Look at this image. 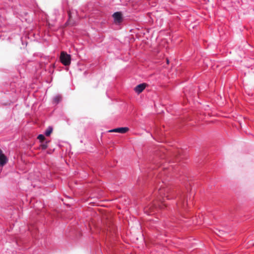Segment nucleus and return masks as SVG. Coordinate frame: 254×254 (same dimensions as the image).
Here are the masks:
<instances>
[{"label":"nucleus","instance_id":"obj_14","mask_svg":"<svg viewBox=\"0 0 254 254\" xmlns=\"http://www.w3.org/2000/svg\"><path fill=\"white\" fill-rule=\"evenodd\" d=\"M184 206H185V204L184 203L183 204V207H184Z\"/></svg>","mask_w":254,"mask_h":254},{"label":"nucleus","instance_id":"obj_15","mask_svg":"<svg viewBox=\"0 0 254 254\" xmlns=\"http://www.w3.org/2000/svg\"><path fill=\"white\" fill-rule=\"evenodd\" d=\"M253 246H254V244H253Z\"/></svg>","mask_w":254,"mask_h":254},{"label":"nucleus","instance_id":"obj_13","mask_svg":"<svg viewBox=\"0 0 254 254\" xmlns=\"http://www.w3.org/2000/svg\"><path fill=\"white\" fill-rule=\"evenodd\" d=\"M167 63L168 64L169 63V60L167 59Z\"/></svg>","mask_w":254,"mask_h":254},{"label":"nucleus","instance_id":"obj_5","mask_svg":"<svg viewBox=\"0 0 254 254\" xmlns=\"http://www.w3.org/2000/svg\"><path fill=\"white\" fill-rule=\"evenodd\" d=\"M113 17L115 23H121L122 21V14L120 12H116L114 13Z\"/></svg>","mask_w":254,"mask_h":254},{"label":"nucleus","instance_id":"obj_12","mask_svg":"<svg viewBox=\"0 0 254 254\" xmlns=\"http://www.w3.org/2000/svg\"><path fill=\"white\" fill-rule=\"evenodd\" d=\"M220 232V235H222L223 234V232Z\"/></svg>","mask_w":254,"mask_h":254},{"label":"nucleus","instance_id":"obj_9","mask_svg":"<svg viewBox=\"0 0 254 254\" xmlns=\"http://www.w3.org/2000/svg\"><path fill=\"white\" fill-rule=\"evenodd\" d=\"M37 138L38 139H39L41 142H42V141H43L45 140V137L44 135H43V134H39Z\"/></svg>","mask_w":254,"mask_h":254},{"label":"nucleus","instance_id":"obj_2","mask_svg":"<svg viewBox=\"0 0 254 254\" xmlns=\"http://www.w3.org/2000/svg\"><path fill=\"white\" fill-rule=\"evenodd\" d=\"M158 191L160 196L162 198L166 197L168 199H171L168 194L170 192V190L169 188L161 187Z\"/></svg>","mask_w":254,"mask_h":254},{"label":"nucleus","instance_id":"obj_11","mask_svg":"<svg viewBox=\"0 0 254 254\" xmlns=\"http://www.w3.org/2000/svg\"><path fill=\"white\" fill-rule=\"evenodd\" d=\"M68 17H69V20L66 23V25H71L72 24L70 23V19H71V13L70 11H69L68 12Z\"/></svg>","mask_w":254,"mask_h":254},{"label":"nucleus","instance_id":"obj_7","mask_svg":"<svg viewBox=\"0 0 254 254\" xmlns=\"http://www.w3.org/2000/svg\"><path fill=\"white\" fill-rule=\"evenodd\" d=\"M53 130V127L51 126H49L45 131V135L47 136H50Z\"/></svg>","mask_w":254,"mask_h":254},{"label":"nucleus","instance_id":"obj_8","mask_svg":"<svg viewBox=\"0 0 254 254\" xmlns=\"http://www.w3.org/2000/svg\"><path fill=\"white\" fill-rule=\"evenodd\" d=\"M62 97L61 95H57L54 98V100L55 103H58L62 100Z\"/></svg>","mask_w":254,"mask_h":254},{"label":"nucleus","instance_id":"obj_6","mask_svg":"<svg viewBox=\"0 0 254 254\" xmlns=\"http://www.w3.org/2000/svg\"><path fill=\"white\" fill-rule=\"evenodd\" d=\"M146 86V83L140 84L135 87L134 90L136 93H140L145 88Z\"/></svg>","mask_w":254,"mask_h":254},{"label":"nucleus","instance_id":"obj_3","mask_svg":"<svg viewBox=\"0 0 254 254\" xmlns=\"http://www.w3.org/2000/svg\"><path fill=\"white\" fill-rule=\"evenodd\" d=\"M129 130V128L127 127H123L114 128L109 130L110 132H119L121 133H125Z\"/></svg>","mask_w":254,"mask_h":254},{"label":"nucleus","instance_id":"obj_4","mask_svg":"<svg viewBox=\"0 0 254 254\" xmlns=\"http://www.w3.org/2000/svg\"><path fill=\"white\" fill-rule=\"evenodd\" d=\"M7 162V158L0 149V166H4Z\"/></svg>","mask_w":254,"mask_h":254},{"label":"nucleus","instance_id":"obj_1","mask_svg":"<svg viewBox=\"0 0 254 254\" xmlns=\"http://www.w3.org/2000/svg\"><path fill=\"white\" fill-rule=\"evenodd\" d=\"M60 60L61 63L64 65H68L71 63V57L65 52L61 53Z\"/></svg>","mask_w":254,"mask_h":254},{"label":"nucleus","instance_id":"obj_10","mask_svg":"<svg viewBox=\"0 0 254 254\" xmlns=\"http://www.w3.org/2000/svg\"><path fill=\"white\" fill-rule=\"evenodd\" d=\"M40 146L42 149H43V150L46 149L48 147L47 142H46L45 143L42 144Z\"/></svg>","mask_w":254,"mask_h":254}]
</instances>
